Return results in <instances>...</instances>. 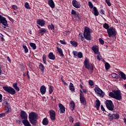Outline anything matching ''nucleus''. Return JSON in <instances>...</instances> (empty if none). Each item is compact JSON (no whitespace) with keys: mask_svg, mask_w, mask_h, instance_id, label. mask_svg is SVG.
<instances>
[{"mask_svg":"<svg viewBox=\"0 0 126 126\" xmlns=\"http://www.w3.org/2000/svg\"><path fill=\"white\" fill-rule=\"evenodd\" d=\"M29 120L30 123L33 126H36L38 120V114L32 112L29 114Z\"/></svg>","mask_w":126,"mask_h":126,"instance_id":"1","label":"nucleus"},{"mask_svg":"<svg viewBox=\"0 0 126 126\" xmlns=\"http://www.w3.org/2000/svg\"><path fill=\"white\" fill-rule=\"evenodd\" d=\"M108 95L109 97H111V98L116 99V100H119V101L120 100H122V94L121 93L120 91H112V92L109 93Z\"/></svg>","mask_w":126,"mask_h":126,"instance_id":"2","label":"nucleus"},{"mask_svg":"<svg viewBox=\"0 0 126 126\" xmlns=\"http://www.w3.org/2000/svg\"><path fill=\"white\" fill-rule=\"evenodd\" d=\"M91 30L90 28H88V27H85L84 28V37L85 39L88 41H91V40H92Z\"/></svg>","mask_w":126,"mask_h":126,"instance_id":"3","label":"nucleus"},{"mask_svg":"<svg viewBox=\"0 0 126 126\" xmlns=\"http://www.w3.org/2000/svg\"><path fill=\"white\" fill-rule=\"evenodd\" d=\"M84 65L85 68L88 69L90 73H92L94 70V66L92 63H89V60L88 59L86 58L84 61Z\"/></svg>","mask_w":126,"mask_h":126,"instance_id":"4","label":"nucleus"},{"mask_svg":"<svg viewBox=\"0 0 126 126\" xmlns=\"http://www.w3.org/2000/svg\"><path fill=\"white\" fill-rule=\"evenodd\" d=\"M105 105L108 110L109 111H114V109H115V106L114 105V103L112 100H106L105 101Z\"/></svg>","mask_w":126,"mask_h":126,"instance_id":"5","label":"nucleus"},{"mask_svg":"<svg viewBox=\"0 0 126 126\" xmlns=\"http://www.w3.org/2000/svg\"><path fill=\"white\" fill-rule=\"evenodd\" d=\"M3 89L4 91L9 93V94H11V95H14L16 94L15 90L11 87L3 86Z\"/></svg>","mask_w":126,"mask_h":126,"instance_id":"6","label":"nucleus"},{"mask_svg":"<svg viewBox=\"0 0 126 126\" xmlns=\"http://www.w3.org/2000/svg\"><path fill=\"white\" fill-rule=\"evenodd\" d=\"M107 34L108 37L111 38V37H116L117 36V31L113 27H110L107 31Z\"/></svg>","mask_w":126,"mask_h":126,"instance_id":"7","label":"nucleus"},{"mask_svg":"<svg viewBox=\"0 0 126 126\" xmlns=\"http://www.w3.org/2000/svg\"><path fill=\"white\" fill-rule=\"evenodd\" d=\"M0 25H2V27L6 28L8 27V24H7V21L6 19L1 15H0Z\"/></svg>","mask_w":126,"mask_h":126,"instance_id":"8","label":"nucleus"},{"mask_svg":"<svg viewBox=\"0 0 126 126\" xmlns=\"http://www.w3.org/2000/svg\"><path fill=\"white\" fill-rule=\"evenodd\" d=\"M94 92L95 93H97V94H99L100 97H101V98H103V97L105 96V93H103V91H102L99 87H95L94 88Z\"/></svg>","mask_w":126,"mask_h":126,"instance_id":"9","label":"nucleus"},{"mask_svg":"<svg viewBox=\"0 0 126 126\" xmlns=\"http://www.w3.org/2000/svg\"><path fill=\"white\" fill-rule=\"evenodd\" d=\"M49 114L51 121H56V111L53 110H50Z\"/></svg>","mask_w":126,"mask_h":126,"instance_id":"10","label":"nucleus"},{"mask_svg":"<svg viewBox=\"0 0 126 126\" xmlns=\"http://www.w3.org/2000/svg\"><path fill=\"white\" fill-rule=\"evenodd\" d=\"M72 4L74 7H75V8H80V6H81L80 3L76 0H73L72 1Z\"/></svg>","mask_w":126,"mask_h":126,"instance_id":"11","label":"nucleus"},{"mask_svg":"<svg viewBox=\"0 0 126 126\" xmlns=\"http://www.w3.org/2000/svg\"><path fill=\"white\" fill-rule=\"evenodd\" d=\"M20 117L22 120H26L28 118V115L24 111H21L20 113Z\"/></svg>","mask_w":126,"mask_h":126,"instance_id":"12","label":"nucleus"},{"mask_svg":"<svg viewBox=\"0 0 126 126\" xmlns=\"http://www.w3.org/2000/svg\"><path fill=\"white\" fill-rule=\"evenodd\" d=\"M36 23L37 24H38V25H39L40 26H41V27H43V26H44V25L46 24V21L42 19H37L36 21Z\"/></svg>","mask_w":126,"mask_h":126,"instance_id":"13","label":"nucleus"},{"mask_svg":"<svg viewBox=\"0 0 126 126\" xmlns=\"http://www.w3.org/2000/svg\"><path fill=\"white\" fill-rule=\"evenodd\" d=\"M80 101L83 105H86V99L84 97V95L81 94V96H80Z\"/></svg>","mask_w":126,"mask_h":126,"instance_id":"14","label":"nucleus"},{"mask_svg":"<svg viewBox=\"0 0 126 126\" xmlns=\"http://www.w3.org/2000/svg\"><path fill=\"white\" fill-rule=\"evenodd\" d=\"M92 50L93 51L95 55H98L99 53V47H98V46L97 45L93 46L92 47Z\"/></svg>","mask_w":126,"mask_h":126,"instance_id":"15","label":"nucleus"},{"mask_svg":"<svg viewBox=\"0 0 126 126\" xmlns=\"http://www.w3.org/2000/svg\"><path fill=\"white\" fill-rule=\"evenodd\" d=\"M94 108H96L97 111H99V109H100V106H101V102L99 99H97L95 100V104H94Z\"/></svg>","mask_w":126,"mask_h":126,"instance_id":"16","label":"nucleus"},{"mask_svg":"<svg viewBox=\"0 0 126 126\" xmlns=\"http://www.w3.org/2000/svg\"><path fill=\"white\" fill-rule=\"evenodd\" d=\"M40 92L42 95H44L46 94V91L47 90V88L44 85H42L40 87Z\"/></svg>","mask_w":126,"mask_h":126,"instance_id":"17","label":"nucleus"},{"mask_svg":"<svg viewBox=\"0 0 126 126\" xmlns=\"http://www.w3.org/2000/svg\"><path fill=\"white\" fill-rule=\"evenodd\" d=\"M59 106L60 109V113L63 114L65 112V108L61 103L59 104Z\"/></svg>","mask_w":126,"mask_h":126,"instance_id":"18","label":"nucleus"},{"mask_svg":"<svg viewBox=\"0 0 126 126\" xmlns=\"http://www.w3.org/2000/svg\"><path fill=\"white\" fill-rule=\"evenodd\" d=\"M6 104V113H10L11 112V107L10 106V104L8 103L7 101L5 102Z\"/></svg>","mask_w":126,"mask_h":126,"instance_id":"19","label":"nucleus"},{"mask_svg":"<svg viewBox=\"0 0 126 126\" xmlns=\"http://www.w3.org/2000/svg\"><path fill=\"white\" fill-rule=\"evenodd\" d=\"M48 57L50 60H52V61H55V60H56V56L54 55L53 52L49 53Z\"/></svg>","mask_w":126,"mask_h":126,"instance_id":"20","label":"nucleus"},{"mask_svg":"<svg viewBox=\"0 0 126 126\" xmlns=\"http://www.w3.org/2000/svg\"><path fill=\"white\" fill-rule=\"evenodd\" d=\"M121 77L120 78L119 80L121 81L122 80H126V75L124 72L120 71V72Z\"/></svg>","mask_w":126,"mask_h":126,"instance_id":"21","label":"nucleus"},{"mask_svg":"<svg viewBox=\"0 0 126 126\" xmlns=\"http://www.w3.org/2000/svg\"><path fill=\"white\" fill-rule=\"evenodd\" d=\"M48 4L51 8H55V2L53 0H49L48 1Z\"/></svg>","mask_w":126,"mask_h":126,"instance_id":"22","label":"nucleus"},{"mask_svg":"<svg viewBox=\"0 0 126 126\" xmlns=\"http://www.w3.org/2000/svg\"><path fill=\"white\" fill-rule=\"evenodd\" d=\"M22 124H23L24 126H31V124H30V123L28 120H27V119H24L22 121Z\"/></svg>","mask_w":126,"mask_h":126,"instance_id":"23","label":"nucleus"},{"mask_svg":"<svg viewBox=\"0 0 126 126\" xmlns=\"http://www.w3.org/2000/svg\"><path fill=\"white\" fill-rule=\"evenodd\" d=\"M56 49L61 57H64V55H63V49H62V48L57 47Z\"/></svg>","mask_w":126,"mask_h":126,"instance_id":"24","label":"nucleus"},{"mask_svg":"<svg viewBox=\"0 0 126 126\" xmlns=\"http://www.w3.org/2000/svg\"><path fill=\"white\" fill-rule=\"evenodd\" d=\"M13 87L14 89H15L16 91L17 92H19V91L20 90V89L19 87H18L17 83H14L13 84Z\"/></svg>","mask_w":126,"mask_h":126,"instance_id":"25","label":"nucleus"},{"mask_svg":"<svg viewBox=\"0 0 126 126\" xmlns=\"http://www.w3.org/2000/svg\"><path fill=\"white\" fill-rule=\"evenodd\" d=\"M42 125H43V126H48V125H49V120H48V118H45L43 119Z\"/></svg>","mask_w":126,"mask_h":126,"instance_id":"26","label":"nucleus"},{"mask_svg":"<svg viewBox=\"0 0 126 126\" xmlns=\"http://www.w3.org/2000/svg\"><path fill=\"white\" fill-rule=\"evenodd\" d=\"M71 111H73L74 110V108H75V104L74 103V101H71L69 105Z\"/></svg>","mask_w":126,"mask_h":126,"instance_id":"27","label":"nucleus"},{"mask_svg":"<svg viewBox=\"0 0 126 126\" xmlns=\"http://www.w3.org/2000/svg\"><path fill=\"white\" fill-rule=\"evenodd\" d=\"M39 69H40L41 71L42 72V73H44V71L45 70V66L43 65V63H40L39 65Z\"/></svg>","mask_w":126,"mask_h":126,"instance_id":"28","label":"nucleus"},{"mask_svg":"<svg viewBox=\"0 0 126 126\" xmlns=\"http://www.w3.org/2000/svg\"><path fill=\"white\" fill-rule=\"evenodd\" d=\"M93 9L94 15H95V16H98V15H99V12L98 11L97 8L96 7H94Z\"/></svg>","mask_w":126,"mask_h":126,"instance_id":"29","label":"nucleus"},{"mask_svg":"<svg viewBox=\"0 0 126 126\" xmlns=\"http://www.w3.org/2000/svg\"><path fill=\"white\" fill-rule=\"evenodd\" d=\"M30 46H31L32 50H36V49H37V46H36V44L33 42L30 43Z\"/></svg>","mask_w":126,"mask_h":126,"instance_id":"30","label":"nucleus"},{"mask_svg":"<svg viewBox=\"0 0 126 126\" xmlns=\"http://www.w3.org/2000/svg\"><path fill=\"white\" fill-rule=\"evenodd\" d=\"M70 44L72 45V46H73V47H74L75 48H76V47H77V46L78 45V43H77V42L75 41H71Z\"/></svg>","mask_w":126,"mask_h":126,"instance_id":"31","label":"nucleus"},{"mask_svg":"<svg viewBox=\"0 0 126 126\" xmlns=\"http://www.w3.org/2000/svg\"><path fill=\"white\" fill-rule=\"evenodd\" d=\"M76 18H78V20L81 21L82 20V17L81 15L79 13H77V14L75 15Z\"/></svg>","mask_w":126,"mask_h":126,"instance_id":"32","label":"nucleus"},{"mask_svg":"<svg viewBox=\"0 0 126 126\" xmlns=\"http://www.w3.org/2000/svg\"><path fill=\"white\" fill-rule=\"evenodd\" d=\"M103 28H104V29H106L107 31H108V29H110V26H109V25L107 24V23H105L103 24Z\"/></svg>","mask_w":126,"mask_h":126,"instance_id":"33","label":"nucleus"},{"mask_svg":"<svg viewBox=\"0 0 126 126\" xmlns=\"http://www.w3.org/2000/svg\"><path fill=\"white\" fill-rule=\"evenodd\" d=\"M42 60L43 63H45V64H47V56L46 55L44 54L42 57Z\"/></svg>","mask_w":126,"mask_h":126,"instance_id":"34","label":"nucleus"},{"mask_svg":"<svg viewBox=\"0 0 126 126\" xmlns=\"http://www.w3.org/2000/svg\"><path fill=\"white\" fill-rule=\"evenodd\" d=\"M69 89L70 91H74L75 90V89L74 88V86H73V84H72V83H70Z\"/></svg>","mask_w":126,"mask_h":126,"instance_id":"35","label":"nucleus"},{"mask_svg":"<svg viewBox=\"0 0 126 126\" xmlns=\"http://www.w3.org/2000/svg\"><path fill=\"white\" fill-rule=\"evenodd\" d=\"M48 29L52 30V31L55 30V26H54V25H53V24H51L50 25H48Z\"/></svg>","mask_w":126,"mask_h":126,"instance_id":"36","label":"nucleus"},{"mask_svg":"<svg viewBox=\"0 0 126 126\" xmlns=\"http://www.w3.org/2000/svg\"><path fill=\"white\" fill-rule=\"evenodd\" d=\"M111 65H110V64L109 63H108V62H106L105 63V69L106 70H108V69H109V68H110Z\"/></svg>","mask_w":126,"mask_h":126,"instance_id":"37","label":"nucleus"},{"mask_svg":"<svg viewBox=\"0 0 126 126\" xmlns=\"http://www.w3.org/2000/svg\"><path fill=\"white\" fill-rule=\"evenodd\" d=\"M23 48L24 49V52H25V54H27V53H28V51H29L27 46H26V45H23Z\"/></svg>","mask_w":126,"mask_h":126,"instance_id":"38","label":"nucleus"},{"mask_svg":"<svg viewBox=\"0 0 126 126\" xmlns=\"http://www.w3.org/2000/svg\"><path fill=\"white\" fill-rule=\"evenodd\" d=\"M113 116L115 120H118L120 119V115L118 113L113 114Z\"/></svg>","mask_w":126,"mask_h":126,"instance_id":"39","label":"nucleus"},{"mask_svg":"<svg viewBox=\"0 0 126 126\" xmlns=\"http://www.w3.org/2000/svg\"><path fill=\"white\" fill-rule=\"evenodd\" d=\"M111 76L113 78H118V77H119V75L116 73H112Z\"/></svg>","mask_w":126,"mask_h":126,"instance_id":"40","label":"nucleus"},{"mask_svg":"<svg viewBox=\"0 0 126 126\" xmlns=\"http://www.w3.org/2000/svg\"><path fill=\"white\" fill-rule=\"evenodd\" d=\"M53 91H54V87L53 86H49V94H52L53 93Z\"/></svg>","mask_w":126,"mask_h":126,"instance_id":"41","label":"nucleus"},{"mask_svg":"<svg viewBox=\"0 0 126 126\" xmlns=\"http://www.w3.org/2000/svg\"><path fill=\"white\" fill-rule=\"evenodd\" d=\"M79 38L81 40V41H84V37H83V35H82L81 32H79Z\"/></svg>","mask_w":126,"mask_h":126,"instance_id":"42","label":"nucleus"},{"mask_svg":"<svg viewBox=\"0 0 126 126\" xmlns=\"http://www.w3.org/2000/svg\"><path fill=\"white\" fill-rule=\"evenodd\" d=\"M47 32V30L45 28H42L41 30H39V33H46Z\"/></svg>","mask_w":126,"mask_h":126,"instance_id":"43","label":"nucleus"},{"mask_svg":"<svg viewBox=\"0 0 126 126\" xmlns=\"http://www.w3.org/2000/svg\"><path fill=\"white\" fill-rule=\"evenodd\" d=\"M25 7L27 8V9H31L30 6L29 5V3L28 2H26L25 3Z\"/></svg>","mask_w":126,"mask_h":126,"instance_id":"44","label":"nucleus"},{"mask_svg":"<svg viewBox=\"0 0 126 126\" xmlns=\"http://www.w3.org/2000/svg\"><path fill=\"white\" fill-rule=\"evenodd\" d=\"M108 117H109L110 121H113V120H114V114H109L108 115Z\"/></svg>","mask_w":126,"mask_h":126,"instance_id":"45","label":"nucleus"},{"mask_svg":"<svg viewBox=\"0 0 126 126\" xmlns=\"http://www.w3.org/2000/svg\"><path fill=\"white\" fill-rule=\"evenodd\" d=\"M88 5L90 8H91V9L94 8V6H93V3H92L91 1L88 2Z\"/></svg>","mask_w":126,"mask_h":126,"instance_id":"46","label":"nucleus"},{"mask_svg":"<svg viewBox=\"0 0 126 126\" xmlns=\"http://www.w3.org/2000/svg\"><path fill=\"white\" fill-rule=\"evenodd\" d=\"M77 56H78V58H79V59H81L83 57V54L81 52H79L78 53V55Z\"/></svg>","mask_w":126,"mask_h":126,"instance_id":"47","label":"nucleus"},{"mask_svg":"<svg viewBox=\"0 0 126 126\" xmlns=\"http://www.w3.org/2000/svg\"><path fill=\"white\" fill-rule=\"evenodd\" d=\"M105 2L108 6H111L112 5V3H111L110 0H105Z\"/></svg>","mask_w":126,"mask_h":126,"instance_id":"48","label":"nucleus"},{"mask_svg":"<svg viewBox=\"0 0 126 126\" xmlns=\"http://www.w3.org/2000/svg\"><path fill=\"white\" fill-rule=\"evenodd\" d=\"M89 85H90V86H93L94 85V82L93 81L91 80H89Z\"/></svg>","mask_w":126,"mask_h":126,"instance_id":"49","label":"nucleus"},{"mask_svg":"<svg viewBox=\"0 0 126 126\" xmlns=\"http://www.w3.org/2000/svg\"><path fill=\"white\" fill-rule=\"evenodd\" d=\"M99 42L101 45H104V44H105V41H104L101 38H99Z\"/></svg>","mask_w":126,"mask_h":126,"instance_id":"50","label":"nucleus"},{"mask_svg":"<svg viewBox=\"0 0 126 126\" xmlns=\"http://www.w3.org/2000/svg\"><path fill=\"white\" fill-rule=\"evenodd\" d=\"M71 14H72V15H76L77 14V13H76V11H75V10L72 9Z\"/></svg>","mask_w":126,"mask_h":126,"instance_id":"51","label":"nucleus"},{"mask_svg":"<svg viewBox=\"0 0 126 126\" xmlns=\"http://www.w3.org/2000/svg\"><path fill=\"white\" fill-rule=\"evenodd\" d=\"M96 59L97 60H98V61H101V60H102V56L100 54H99L97 56Z\"/></svg>","mask_w":126,"mask_h":126,"instance_id":"52","label":"nucleus"},{"mask_svg":"<svg viewBox=\"0 0 126 126\" xmlns=\"http://www.w3.org/2000/svg\"><path fill=\"white\" fill-rule=\"evenodd\" d=\"M60 42L62 44V45H66V42H65V40L64 39L63 40H60Z\"/></svg>","mask_w":126,"mask_h":126,"instance_id":"53","label":"nucleus"},{"mask_svg":"<svg viewBox=\"0 0 126 126\" xmlns=\"http://www.w3.org/2000/svg\"><path fill=\"white\" fill-rule=\"evenodd\" d=\"M73 118L72 117H69V122L70 123H71L72 124L74 122Z\"/></svg>","mask_w":126,"mask_h":126,"instance_id":"54","label":"nucleus"},{"mask_svg":"<svg viewBox=\"0 0 126 126\" xmlns=\"http://www.w3.org/2000/svg\"><path fill=\"white\" fill-rule=\"evenodd\" d=\"M0 39H1L2 42H3V41H4V38H3V35H2V34H0Z\"/></svg>","mask_w":126,"mask_h":126,"instance_id":"55","label":"nucleus"},{"mask_svg":"<svg viewBox=\"0 0 126 126\" xmlns=\"http://www.w3.org/2000/svg\"><path fill=\"white\" fill-rule=\"evenodd\" d=\"M99 13H100V14H101L102 15L105 14V13H104V10L103 9H101Z\"/></svg>","mask_w":126,"mask_h":126,"instance_id":"56","label":"nucleus"},{"mask_svg":"<svg viewBox=\"0 0 126 126\" xmlns=\"http://www.w3.org/2000/svg\"><path fill=\"white\" fill-rule=\"evenodd\" d=\"M12 7L13 9H15V10H16V9H17V6L15 5H13L12 6Z\"/></svg>","mask_w":126,"mask_h":126,"instance_id":"57","label":"nucleus"},{"mask_svg":"<svg viewBox=\"0 0 126 126\" xmlns=\"http://www.w3.org/2000/svg\"><path fill=\"white\" fill-rule=\"evenodd\" d=\"M73 54L74 56H75V57H77L78 54H77V52L76 51H73Z\"/></svg>","mask_w":126,"mask_h":126,"instance_id":"58","label":"nucleus"},{"mask_svg":"<svg viewBox=\"0 0 126 126\" xmlns=\"http://www.w3.org/2000/svg\"><path fill=\"white\" fill-rule=\"evenodd\" d=\"M101 111H102V112H105V108H104V106L102 105H101Z\"/></svg>","mask_w":126,"mask_h":126,"instance_id":"59","label":"nucleus"},{"mask_svg":"<svg viewBox=\"0 0 126 126\" xmlns=\"http://www.w3.org/2000/svg\"><path fill=\"white\" fill-rule=\"evenodd\" d=\"M73 126H80V123L77 122Z\"/></svg>","mask_w":126,"mask_h":126,"instance_id":"60","label":"nucleus"},{"mask_svg":"<svg viewBox=\"0 0 126 126\" xmlns=\"http://www.w3.org/2000/svg\"><path fill=\"white\" fill-rule=\"evenodd\" d=\"M29 71H27V76L28 77V79H30V76H29Z\"/></svg>","mask_w":126,"mask_h":126,"instance_id":"61","label":"nucleus"},{"mask_svg":"<svg viewBox=\"0 0 126 126\" xmlns=\"http://www.w3.org/2000/svg\"><path fill=\"white\" fill-rule=\"evenodd\" d=\"M2 117H5V113L0 114V118H2Z\"/></svg>","mask_w":126,"mask_h":126,"instance_id":"62","label":"nucleus"},{"mask_svg":"<svg viewBox=\"0 0 126 126\" xmlns=\"http://www.w3.org/2000/svg\"><path fill=\"white\" fill-rule=\"evenodd\" d=\"M2 101V95L0 94V102Z\"/></svg>","mask_w":126,"mask_h":126,"instance_id":"63","label":"nucleus"},{"mask_svg":"<svg viewBox=\"0 0 126 126\" xmlns=\"http://www.w3.org/2000/svg\"><path fill=\"white\" fill-rule=\"evenodd\" d=\"M20 67H21L22 70L24 69V66H23V64H20Z\"/></svg>","mask_w":126,"mask_h":126,"instance_id":"64","label":"nucleus"}]
</instances>
